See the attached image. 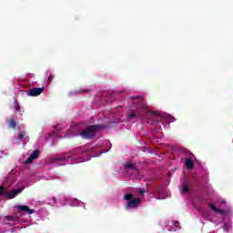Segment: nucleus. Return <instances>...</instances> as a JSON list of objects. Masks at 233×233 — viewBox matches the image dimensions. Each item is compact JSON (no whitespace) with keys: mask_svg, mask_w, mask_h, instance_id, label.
<instances>
[{"mask_svg":"<svg viewBox=\"0 0 233 233\" xmlns=\"http://www.w3.org/2000/svg\"><path fill=\"white\" fill-rule=\"evenodd\" d=\"M101 128H103V127L99 125L89 126L81 132L80 136L83 137V139H94L97 130H101Z\"/></svg>","mask_w":233,"mask_h":233,"instance_id":"1","label":"nucleus"},{"mask_svg":"<svg viewBox=\"0 0 233 233\" xmlns=\"http://www.w3.org/2000/svg\"><path fill=\"white\" fill-rule=\"evenodd\" d=\"M68 159H70V157H56L54 158L55 161H68Z\"/></svg>","mask_w":233,"mask_h":233,"instance_id":"12","label":"nucleus"},{"mask_svg":"<svg viewBox=\"0 0 233 233\" xmlns=\"http://www.w3.org/2000/svg\"><path fill=\"white\" fill-rule=\"evenodd\" d=\"M43 92H45V87H34L28 91L27 96L37 97V96H41Z\"/></svg>","mask_w":233,"mask_h":233,"instance_id":"4","label":"nucleus"},{"mask_svg":"<svg viewBox=\"0 0 233 233\" xmlns=\"http://www.w3.org/2000/svg\"><path fill=\"white\" fill-rule=\"evenodd\" d=\"M47 81H48L49 83H52V81H54V75H53V74H50V75H49V77H48Z\"/></svg>","mask_w":233,"mask_h":233,"instance_id":"16","label":"nucleus"},{"mask_svg":"<svg viewBox=\"0 0 233 233\" xmlns=\"http://www.w3.org/2000/svg\"><path fill=\"white\" fill-rule=\"evenodd\" d=\"M129 117H131V118L136 117V114L133 113V114L129 115Z\"/></svg>","mask_w":233,"mask_h":233,"instance_id":"20","label":"nucleus"},{"mask_svg":"<svg viewBox=\"0 0 233 233\" xmlns=\"http://www.w3.org/2000/svg\"><path fill=\"white\" fill-rule=\"evenodd\" d=\"M40 152L41 151H39L38 149L34 150L29 157L25 160V164L30 165V163L34 162V159H37V157H39Z\"/></svg>","mask_w":233,"mask_h":233,"instance_id":"5","label":"nucleus"},{"mask_svg":"<svg viewBox=\"0 0 233 233\" xmlns=\"http://www.w3.org/2000/svg\"><path fill=\"white\" fill-rule=\"evenodd\" d=\"M186 167L187 168V170H192V168H194V161H192V159H190L189 157L186 158Z\"/></svg>","mask_w":233,"mask_h":233,"instance_id":"8","label":"nucleus"},{"mask_svg":"<svg viewBox=\"0 0 233 233\" xmlns=\"http://www.w3.org/2000/svg\"><path fill=\"white\" fill-rule=\"evenodd\" d=\"M174 121H176V118H175V117H171V118H170V122H171V123H174Z\"/></svg>","mask_w":233,"mask_h":233,"instance_id":"19","label":"nucleus"},{"mask_svg":"<svg viewBox=\"0 0 233 233\" xmlns=\"http://www.w3.org/2000/svg\"><path fill=\"white\" fill-rule=\"evenodd\" d=\"M126 168H127L128 170H137V167L130 162H127L126 164Z\"/></svg>","mask_w":233,"mask_h":233,"instance_id":"10","label":"nucleus"},{"mask_svg":"<svg viewBox=\"0 0 233 233\" xmlns=\"http://www.w3.org/2000/svg\"><path fill=\"white\" fill-rule=\"evenodd\" d=\"M175 227H179V222H176Z\"/></svg>","mask_w":233,"mask_h":233,"instance_id":"21","label":"nucleus"},{"mask_svg":"<svg viewBox=\"0 0 233 233\" xmlns=\"http://www.w3.org/2000/svg\"><path fill=\"white\" fill-rule=\"evenodd\" d=\"M141 119H145V116H142Z\"/></svg>","mask_w":233,"mask_h":233,"instance_id":"23","label":"nucleus"},{"mask_svg":"<svg viewBox=\"0 0 233 233\" xmlns=\"http://www.w3.org/2000/svg\"><path fill=\"white\" fill-rule=\"evenodd\" d=\"M146 193H147V190H145V189H140V190H139V194H142V195H143V194H146Z\"/></svg>","mask_w":233,"mask_h":233,"instance_id":"17","label":"nucleus"},{"mask_svg":"<svg viewBox=\"0 0 233 233\" xmlns=\"http://www.w3.org/2000/svg\"><path fill=\"white\" fill-rule=\"evenodd\" d=\"M209 207L214 212H218V214H223V212H225L223 209L217 208L214 204H210Z\"/></svg>","mask_w":233,"mask_h":233,"instance_id":"11","label":"nucleus"},{"mask_svg":"<svg viewBox=\"0 0 233 233\" xmlns=\"http://www.w3.org/2000/svg\"><path fill=\"white\" fill-rule=\"evenodd\" d=\"M15 109H16V112H21V107L19 106V105L16 106Z\"/></svg>","mask_w":233,"mask_h":233,"instance_id":"18","label":"nucleus"},{"mask_svg":"<svg viewBox=\"0 0 233 233\" xmlns=\"http://www.w3.org/2000/svg\"><path fill=\"white\" fill-rule=\"evenodd\" d=\"M15 208H17V210H21V212H27L28 214H34L35 212V210L31 209L28 206L18 205Z\"/></svg>","mask_w":233,"mask_h":233,"instance_id":"6","label":"nucleus"},{"mask_svg":"<svg viewBox=\"0 0 233 233\" xmlns=\"http://www.w3.org/2000/svg\"><path fill=\"white\" fill-rule=\"evenodd\" d=\"M8 128H13V130L17 128V122H15V118H10L8 122Z\"/></svg>","mask_w":233,"mask_h":233,"instance_id":"7","label":"nucleus"},{"mask_svg":"<svg viewBox=\"0 0 233 233\" xmlns=\"http://www.w3.org/2000/svg\"><path fill=\"white\" fill-rule=\"evenodd\" d=\"M25 137H26V131H20L18 133V137H17L18 141H25Z\"/></svg>","mask_w":233,"mask_h":233,"instance_id":"9","label":"nucleus"},{"mask_svg":"<svg viewBox=\"0 0 233 233\" xmlns=\"http://www.w3.org/2000/svg\"><path fill=\"white\" fill-rule=\"evenodd\" d=\"M73 152H77V149H74Z\"/></svg>","mask_w":233,"mask_h":233,"instance_id":"22","label":"nucleus"},{"mask_svg":"<svg viewBox=\"0 0 233 233\" xmlns=\"http://www.w3.org/2000/svg\"><path fill=\"white\" fill-rule=\"evenodd\" d=\"M23 190H25V187H20L11 191H5L4 198H6L7 199H14V198H15V196H18V194H21Z\"/></svg>","mask_w":233,"mask_h":233,"instance_id":"3","label":"nucleus"},{"mask_svg":"<svg viewBox=\"0 0 233 233\" xmlns=\"http://www.w3.org/2000/svg\"><path fill=\"white\" fill-rule=\"evenodd\" d=\"M182 190H183V192H190V187H188V185H187V184H183L182 185Z\"/></svg>","mask_w":233,"mask_h":233,"instance_id":"13","label":"nucleus"},{"mask_svg":"<svg viewBox=\"0 0 233 233\" xmlns=\"http://www.w3.org/2000/svg\"><path fill=\"white\" fill-rule=\"evenodd\" d=\"M125 201H127L126 205V208H137L139 207V204L141 203V198H134L133 194H126L124 196Z\"/></svg>","mask_w":233,"mask_h":233,"instance_id":"2","label":"nucleus"},{"mask_svg":"<svg viewBox=\"0 0 233 233\" xmlns=\"http://www.w3.org/2000/svg\"><path fill=\"white\" fill-rule=\"evenodd\" d=\"M147 116H148V114L150 115V116H159V113L158 112H154V111H150V110H147Z\"/></svg>","mask_w":233,"mask_h":233,"instance_id":"14","label":"nucleus"},{"mask_svg":"<svg viewBox=\"0 0 233 233\" xmlns=\"http://www.w3.org/2000/svg\"><path fill=\"white\" fill-rule=\"evenodd\" d=\"M5 187L0 186V196H5Z\"/></svg>","mask_w":233,"mask_h":233,"instance_id":"15","label":"nucleus"}]
</instances>
